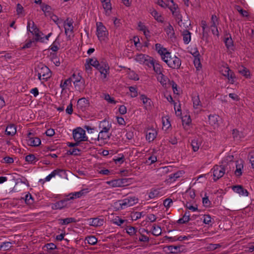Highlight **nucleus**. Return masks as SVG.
<instances>
[{
	"mask_svg": "<svg viewBox=\"0 0 254 254\" xmlns=\"http://www.w3.org/2000/svg\"><path fill=\"white\" fill-rule=\"evenodd\" d=\"M73 137L76 142H78L79 143L81 141H87L88 140L85 130L80 127L73 130Z\"/></svg>",
	"mask_w": 254,
	"mask_h": 254,
	"instance_id": "nucleus-4",
	"label": "nucleus"
},
{
	"mask_svg": "<svg viewBox=\"0 0 254 254\" xmlns=\"http://www.w3.org/2000/svg\"><path fill=\"white\" fill-rule=\"evenodd\" d=\"M127 220L123 219L119 216H116L112 220L113 223L120 226H122L125 223H127Z\"/></svg>",
	"mask_w": 254,
	"mask_h": 254,
	"instance_id": "nucleus-32",
	"label": "nucleus"
},
{
	"mask_svg": "<svg viewBox=\"0 0 254 254\" xmlns=\"http://www.w3.org/2000/svg\"><path fill=\"white\" fill-rule=\"evenodd\" d=\"M25 202L28 204H32L34 202V199L31 194L28 193L25 195Z\"/></svg>",
	"mask_w": 254,
	"mask_h": 254,
	"instance_id": "nucleus-59",
	"label": "nucleus"
},
{
	"mask_svg": "<svg viewBox=\"0 0 254 254\" xmlns=\"http://www.w3.org/2000/svg\"><path fill=\"white\" fill-rule=\"evenodd\" d=\"M158 132L154 128L148 129L146 132V139L149 142H152L156 137Z\"/></svg>",
	"mask_w": 254,
	"mask_h": 254,
	"instance_id": "nucleus-11",
	"label": "nucleus"
},
{
	"mask_svg": "<svg viewBox=\"0 0 254 254\" xmlns=\"http://www.w3.org/2000/svg\"><path fill=\"white\" fill-rule=\"evenodd\" d=\"M97 69L99 70L101 74V77L103 79H105L109 73V66L108 64H105L104 66L100 65Z\"/></svg>",
	"mask_w": 254,
	"mask_h": 254,
	"instance_id": "nucleus-15",
	"label": "nucleus"
},
{
	"mask_svg": "<svg viewBox=\"0 0 254 254\" xmlns=\"http://www.w3.org/2000/svg\"><path fill=\"white\" fill-rule=\"evenodd\" d=\"M203 222L206 224H209L211 222V218L209 215H204L203 217Z\"/></svg>",
	"mask_w": 254,
	"mask_h": 254,
	"instance_id": "nucleus-64",
	"label": "nucleus"
},
{
	"mask_svg": "<svg viewBox=\"0 0 254 254\" xmlns=\"http://www.w3.org/2000/svg\"><path fill=\"white\" fill-rule=\"evenodd\" d=\"M145 62L143 64L147 66L149 68H151L153 65H154V63L156 61L155 59H154L152 57H150L149 56H147V57L145 60Z\"/></svg>",
	"mask_w": 254,
	"mask_h": 254,
	"instance_id": "nucleus-33",
	"label": "nucleus"
},
{
	"mask_svg": "<svg viewBox=\"0 0 254 254\" xmlns=\"http://www.w3.org/2000/svg\"><path fill=\"white\" fill-rule=\"evenodd\" d=\"M153 64L152 67L153 68V70L155 73L158 75L162 73L163 67L162 65L159 64L158 62L156 60Z\"/></svg>",
	"mask_w": 254,
	"mask_h": 254,
	"instance_id": "nucleus-30",
	"label": "nucleus"
},
{
	"mask_svg": "<svg viewBox=\"0 0 254 254\" xmlns=\"http://www.w3.org/2000/svg\"><path fill=\"white\" fill-rule=\"evenodd\" d=\"M183 41L185 44H188L191 40V33L187 30H184L182 32Z\"/></svg>",
	"mask_w": 254,
	"mask_h": 254,
	"instance_id": "nucleus-26",
	"label": "nucleus"
},
{
	"mask_svg": "<svg viewBox=\"0 0 254 254\" xmlns=\"http://www.w3.org/2000/svg\"><path fill=\"white\" fill-rule=\"evenodd\" d=\"M220 72L224 76L226 77L231 84L235 82V76L234 72L231 70L227 64L223 65L220 67Z\"/></svg>",
	"mask_w": 254,
	"mask_h": 254,
	"instance_id": "nucleus-3",
	"label": "nucleus"
},
{
	"mask_svg": "<svg viewBox=\"0 0 254 254\" xmlns=\"http://www.w3.org/2000/svg\"><path fill=\"white\" fill-rule=\"evenodd\" d=\"M183 173L181 171H178L175 173L169 175V179L173 181H175L178 178L182 176Z\"/></svg>",
	"mask_w": 254,
	"mask_h": 254,
	"instance_id": "nucleus-48",
	"label": "nucleus"
},
{
	"mask_svg": "<svg viewBox=\"0 0 254 254\" xmlns=\"http://www.w3.org/2000/svg\"><path fill=\"white\" fill-rule=\"evenodd\" d=\"M35 72L37 73L38 79L40 80H47L51 76L50 69L42 64L37 66L35 68Z\"/></svg>",
	"mask_w": 254,
	"mask_h": 254,
	"instance_id": "nucleus-2",
	"label": "nucleus"
},
{
	"mask_svg": "<svg viewBox=\"0 0 254 254\" xmlns=\"http://www.w3.org/2000/svg\"><path fill=\"white\" fill-rule=\"evenodd\" d=\"M164 30L169 38L173 39L175 38L174 28L170 23H168V25L165 27Z\"/></svg>",
	"mask_w": 254,
	"mask_h": 254,
	"instance_id": "nucleus-19",
	"label": "nucleus"
},
{
	"mask_svg": "<svg viewBox=\"0 0 254 254\" xmlns=\"http://www.w3.org/2000/svg\"><path fill=\"white\" fill-rule=\"evenodd\" d=\"M169 67L173 69H179L181 65V60L175 55L171 53L167 54L163 60Z\"/></svg>",
	"mask_w": 254,
	"mask_h": 254,
	"instance_id": "nucleus-1",
	"label": "nucleus"
},
{
	"mask_svg": "<svg viewBox=\"0 0 254 254\" xmlns=\"http://www.w3.org/2000/svg\"><path fill=\"white\" fill-rule=\"evenodd\" d=\"M236 169L235 171V174L238 177L241 176L242 174L243 164L242 163H239L238 162H237L236 164Z\"/></svg>",
	"mask_w": 254,
	"mask_h": 254,
	"instance_id": "nucleus-34",
	"label": "nucleus"
},
{
	"mask_svg": "<svg viewBox=\"0 0 254 254\" xmlns=\"http://www.w3.org/2000/svg\"><path fill=\"white\" fill-rule=\"evenodd\" d=\"M192 101L193 102V106L194 109H199L200 108L202 107V104L201 103L198 95L193 96L192 97Z\"/></svg>",
	"mask_w": 254,
	"mask_h": 254,
	"instance_id": "nucleus-22",
	"label": "nucleus"
},
{
	"mask_svg": "<svg viewBox=\"0 0 254 254\" xmlns=\"http://www.w3.org/2000/svg\"><path fill=\"white\" fill-rule=\"evenodd\" d=\"M72 81V79L71 77H69L65 79L64 81L62 80L60 84V87L62 88V90L66 89L69 86H71Z\"/></svg>",
	"mask_w": 254,
	"mask_h": 254,
	"instance_id": "nucleus-25",
	"label": "nucleus"
},
{
	"mask_svg": "<svg viewBox=\"0 0 254 254\" xmlns=\"http://www.w3.org/2000/svg\"><path fill=\"white\" fill-rule=\"evenodd\" d=\"M151 14L157 21L161 23L163 22V17L156 10H153Z\"/></svg>",
	"mask_w": 254,
	"mask_h": 254,
	"instance_id": "nucleus-37",
	"label": "nucleus"
},
{
	"mask_svg": "<svg viewBox=\"0 0 254 254\" xmlns=\"http://www.w3.org/2000/svg\"><path fill=\"white\" fill-rule=\"evenodd\" d=\"M190 220V214L189 211L185 212L182 218H180L178 220V223L179 224H185L188 222Z\"/></svg>",
	"mask_w": 254,
	"mask_h": 254,
	"instance_id": "nucleus-29",
	"label": "nucleus"
},
{
	"mask_svg": "<svg viewBox=\"0 0 254 254\" xmlns=\"http://www.w3.org/2000/svg\"><path fill=\"white\" fill-rule=\"evenodd\" d=\"M129 90L130 92V96L131 97H136L137 95V88L134 86H130L129 87Z\"/></svg>",
	"mask_w": 254,
	"mask_h": 254,
	"instance_id": "nucleus-60",
	"label": "nucleus"
},
{
	"mask_svg": "<svg viewBox=\"0 0 254 254\" xmlns=\"http://www.w3.org/2000/svg\"><path fill=\"white\" fill-rule=\"evenodd\" d=\"M60 224L61 225H67L72 222H75V218L72 217H68L65 219H60Z\"/></svg>",
	"mask_w": 254,
	"mask_h": 254,
	"instance_id": "nucleus-38",
	"label": "nucleus"
},
{
	"mask_svg": "<svg viewBox=\"0 0 254 254\" xmlns=\"http://www.w3.org/2000/svg\"><path fill=\"white\" fill-rule=\"evenodd\" d=\"M224 42L227 48H230L233 46V41L230 35H229V37L225 38Z\"/></svg>",
	"mask_w": 254,
	"mask_h": 254,
	"instance_id": "nucleus-52",
	"label": "nucleus"
},
{
	"mask_svg": "<svg viewBox=\"0 0 254 254\" xmlns=\"http://www.w3.org/2000/svg\"><path fill=\"white\" fill-rule=\"evenodd\" d=\"M147 55H146L142 54H138L136 56L135 60L137 62H138L140 64H143L144 63L145 61V60L147 57Z\"/></svg>",
	"mask_w": 254,
	"mask_h": 254,
	"instance_id": "nucleus-40",
	"label": "nucleus"
},
{
	"mask_svg": "<svg viewBox=\"0 0 254 254\" xmlns=\"http://www.w3.org/2000/svg\"><path fill=\"white\" fill-rule=\"evenodd\" d=\"M232 190L239 193L240 195L247 196L249 195V192L248 190L244 188L241 185H236L232 187Z\"/></svg>",
	"mask_w": 254,
	"mask_h": 254,
	"instance_id": "nucleus-12",
	"label": "nucleus"
},
{
	"mask_svg": "<svg viewBox=\"0 0 254 254\" xmlns=\"http://www.w3.org/2000/svg\"><path fill=\"white\" fill-rule=\"evenodd\" d=\"M239 72L241 74H242L243 75L245 76L246 78H248L250 76V71L248 69H247V68H246V67H245L244 66H242V67L239 68Z\"/></svg>",
	"mask_w": 254,
	"mask_h": 254,
	"instance_id": "nucleus-43",
	"label": "nucleus"
},
{
	"mask_svg": "<svg viewBox=\"0 0 254 254\" xmlns=\"http://www.w3.org/2000/svg\"><path fill=\"white\" fill-rule=\"evenodd\" d=\"M157 79L163 87H166L167 83L169 81V78L166 76L164 75L163 73L158 74Z\"/></svg>",
	"mask_w": 254,
	"mask_h": 254,
	"instance_id": "nucleus-23",
	"label": "nucleus"
},
{
	"mask_svg": "<svg viewBox=\"0 0 254 254\" xmlns=\"http://www.w3.org/2000/svg\"><path fill=\"white\" fill-rule=\"evenodd\" d=\"M128 201L127 197L124 199L119 200L118 203L121 209H123L129 207Z\"/></svg>",
	"mask_w": 254,
	"mask_h": 254,
	"instance_id": "nucleus-47",
	"label": "nucleus"
},
{
	"mask_svg": "<svg viewBox=\"0 0 254 254\" xmlns=\"http://www.w3.org/2000/svg\"><path fill=\"white\" fill-rule=\"evenodd\" d=\"M37 160L35 155L32 154H29L25 157V161L31 164L35 163Z\"/></svg>",
	"mask_w": 254,
	"mask_h": 254,
	"instance_id": "nucleus-44",
	"label": "nucleus"
},
{
	"mask_svg": "<svg viewBox=\"0 0 254 254\" xmlns=\"http://www.w3.org/2000/svg\"><path fill=\"white\" fill-rule=\"evenodd\" d=\"M88 62L91 66H94L96 69L101 65L99 61L96 58H89L86 59Z\"/></svg>",
	"mask_w": 254,
	"mask_h": 254,
	"instance_id": "nucleus-35",
	"label": "nucleus"
},
{
	"mask_svg": "<svg viewBox=\"0 0 254 254\" xmlns=\"http://www.w3.org/2000/svg\"><path fill=\"white\" fill-rule=\"evenodd\" d=\"M104 99L110 104H116L117 102V101L114 100V98L111 97L108 94H105Z\"/></svg>",
	"mask_w": 254,
	"mask_h": 254,
	"instance_id": "nucleus-57",
	"label": "nucleus"
},
{
	"mask_svg": "<svg viewBox=\"0 0 254 254\" xmlns=\"http://www.w3.org/2000/svg\"><path fill=\"white\" fill-rule=\"evenodd\" d=\"M97 30L96 35L100 41H103L107 37L108 35V31L105 26L101 22L96 23Z\"/></svg>",
	"mask_w": 254,
	"mask_h": 254,
	"instance_id": "nucleus-5",
	"label": "nucleus"
},
{
	"mask_svg": "<svg viewBox=\"0 0 254 254\" xmlns=\"http://www.w3.org/2000/svg\"><path fill=\"white\" fill-rule=\"evenodd\" d=\"M138 27L139 30L143 32L144 34H145V32L149 33L146 27L141 22L138 23Z\"/></svg>",
	"mask_w": 254,
	"mask_h": 254,
	"instance_id": "nucleus-62",
	"label": "nucleus"
},
{
	"mask_svg": "<svg viewBox=\"0 0 254 254\" xmlns=\"http://www.w3.org/2000/svg\"><path fill=\"white\" fill-rule=\"evenodd\" d=\"M87 191L85 190H82L79 191L75 192L74 193H70L69 196V198H67V200L73 199L74 198H79L82 196Z\"/></svg>",
	"mask_w": 254,
	"mask_h": 254,
	"instance_id": "nucleus-27",
	"label": "nucleus"
},
{
	"mask_svg": "<svg viewBox=\"0 0 254 254\" xmlns=\"http://www.w3.org/2000/svg\"><path fill=\"white\" fill-rule=\"evenodd\" d=\"M130 179L121 178L107 182V184L113 188L124 187L128 185Z\"/></svg>",
	"mask_w": 254,
	"mask_h": 254,
	"instance_id": "nucleus-7",
	"label": "nucleus"
},
{
	"mask_svg": "<svg viewBox=\"0 0 254 254\" xmlns=\"http://www.w3.org/2000/svg\"><path fill=\"white\" fill-rule=\"evenodd\" d=\"M103 7L107 15H109L111 13L112 6L110 1H102Z\"/></svg>",
	"mask_w": 254,
	"mask_h": 254,
	"instance_id": "nucleus-28",
	"label": "nucleus"
},
{
	"mask_svg": "<svg viewBox=\"0 0 254 254\" xmlns=\"http://www.w3.org/2000/svg\"><path fill=\"white\" fill-rule=\"evenodd\" d=\"M213 173V180L216 181L217 180L222 177L225 173L226 168L223 165H215L211 169Z\"/></svg>",
	"mask_w": 254,
	"mask_h": 254,
	"instance_id": "nucleus-8",
	"label": "nucleus"
},
{
	"mask_svg": "<svg viewBox=\"0 0 254 254\" xmlns=\"http://www.w3.org/2000/svg\"><path fill=\"white\" fill-rule=\"evenodd\" d=\"M67 200H68L67 198L66 199H64L56 202L52 205V208L53 209H63L66 206Z\"/></svg>",
	"mask_w": 254,
	"mask_h": 254,
	"instance_id": "nucleus-20",
	"label": "nucleus"
},
{
	"mask_svg": "<svg viewBox=\"0 0 254 254\" xmlns=\"http://www.w3.org/2000/svg\"><path fill=\"white\" fill-rule=\"evenodd\" d=\"M85 240L87 243L91 245H95L97 242V238L94 236H88L86 238Z\"/></svg>",
	"mask_w": 254,
	"mask_h": 254,
	"instance_id": "nucleus-46",
	"label": "nucleus"
},
{
	"mask_svg": "<svg viewBox=\"0 0 254 254\" xmlns=\"http://www.w3.org/2000/svg\"><path fill=\"white\" fill-rule=\"evenodd\" d=\"M167 248L168 250L172 254H177L180 252V247L178 246H169Z\"/></svg>",
	"mask_w": 254,
	"mask_h": 254,
	"instance_id": "nucleus-45",
	"label": "nucleus"
},
{
	"mask_svg": "<svg viewBox=\"0 0 254 254\" xmlns=\"http://www.w3.org/2000/svg\"><path fill=\"white\" fill-rule=\"evenodd\" d=\"M219 117L216 115H210L208 117L209 124L214 127L218 126Z\"/></svg>",
	"mask_w": 254,
	"mask_h": 254,
	"instance_id": "nucleus-18",
	"label": "nucleus"
},
{
	"mask_svg": "<svg viewBox=\"0 0 254 254\" xmlns=\"http://www.w3.org/2000/svg\"><path fill=\"white\" fill-rule=\"evenodd\" d=\"M16 132V128L13 124L7 126L5 129V134L8 135L13 136Z\"/></svg>",
	"mask_w": 254,
	"mask_h": 254,
	"instance_id": "nucleus-24",
	"label": "nucleus"
},
{
	"mask_svg": "<svg viewBox=\"0 0 254 254\" xmlns=\"http://www.w3.org/2000/svg\"><path fill=\"white\" fill-rule=\"evenodd\" d=\"M81 150L78 148L70 149L67 151V154L69 155H78L80 154Z\"/></svg>",
	"mask_w": 254,
	"mask_h": 254,
	"instance_id": "nucleus-54",
	"label": "nucleus"
},
{
	"mask_svg": "<svg viewBox=\"0 0 254 254\" xmlns=\"http://www.w3.org/2000/svg\"><path fill=\"white\" fill-rule=\"evenodd\" d=\"M128 77L129 79L134 80H139L138 75L137 74H136L133 71H131L128 73Z\"/></svg>",
	"mask_w": 254,
	"mask_h": 254,
	"instance_id": "nucleus-61",
	"label": "nucleus"
},
{
	"mask_svg": "<svg viewBox=\"0 0 254 254\" xmlns=\"http://www.w3.org/2000/svg\"><path fill=\"white\" fill-rule=\"evenodd\" d=\"M190 237V236H180L178 237H170L169 238L170 239H172V241H182L183 240H188L189 238Z\"/></svg>",
	"mask_w": 254,
	"mask_h": 254,
	"instance_id": "nucleus-56",
	"label": "nucleus"
},
{
	"mask_svg": "<svg viewBox=\"0 0 254 254\" xmlns=\"http://www.w3.org/2000/svg\"><path fill=\"white\" fill-rule=\"evenodd\" d=\"M111 134L109 132L104 131L103 130H100L98 136V140H102L103 142L106 141L110 138Z\"/></svg>",
	"mask_w": 254,
	"mask_h": 254,
	"instance_id": "nucleus-21",
	"label": "nucleus"
},
{
	"mask_svg": "<svg viewBox=\"0 0 254 254\" xmlns=\"http://www.w3.org/2000/svg\"><path fill=\"white\" fill-rule=\"evenodd\" d=\"M136 232V229L134 227L129 226L127 228V233L130 236H133Z\"/></svg>",
	"mask_w": 254,
	"mask_h": 254,
	"instance_id": "nucleus-58",
	"label": "nucleus"
},
{
	"mask_svg": "<svg viewBox=\"0 0 254 254\" xmlns=\"http://www.w3.org/2000/svg\"><path fill=\"white\" fill-rule=\"evenodd\" d=\"M173 16L174 17L175 19H176V21L178 22V24L182 26V24H184L182 22V16L180 12V10L173 12L172 13Z\"/></svg>",
	"mask_w": 254,
	"mask_h": 254,
	"instance_id": "nucleus-31",
	"label": "nucleus"
},
{
	"mask_svg": "<svg viewBox=\"0 0 254 254\" xmlns=\"http://www.w3.org/2000/svg\"><path fill=\"white\" fill-rule=\"evenodd\" d=\"M127 200H128L129 207L133 205L134 204L138 202V198L135 196H128L127 197Z\"/></svg>",
	"mask_w": 254,
	"mask_h": 254,
	"instance_id": "nucleus-50",
	"label": "nucleus"
},
{
	"mask_svg": "<svg viewBox=\"0 0 254 254\" xmlns=\"http://www.w3.org/2000/svg\"><path fill=\"white\" fill-rule=\"evenodd\" d=\"M11 243L10 242H3L0 246V249L3 251L8 250L11 247Z\"/></svg>",
	"mask_w": 254,
	"mask_h": 254,
	"instance_id": "nucleus-55",
	"label": "nucleus"
},
{
	"mask_svg": "<svg viewBox=\"0 0 254 254\" xmlns=\"http://www.w3.org/2000/svg\"><path fill=\"white\" fill-rule=\"evenodd\" d=\"M73 21L72 19L66 18L64 21V28L65 34L68 40H70L71 37L73 36Z\"/></svg>",
	"mask_w": 254,
	"mask_h": 254,
	"instance_id": "nucleus-6",
	"label": "nucleus"
},
{
	"mask_svg": "<svg viewBox=\"0 0 254 254\" xmlns=\"http://www.w3.org/2000/svg\"><path fill=\"white\" fill-rule=\"evenodd\" d=\"M74 85L76 90L79 91H83L85 87L84 79L80 81L79 83H77V85Z\"/></svg>",
	"mask_w": 254,
	"mask_h": 254,
	"instance_id": "nucleus-49",
	"label": "nucleus"
},
{
	"mask_svg": "<svg viewBox=\"0 0 254 254\" xmlns=\"http://www.w3.org/2000/svg\"><path fill=\"white\" fill-rule=\"evenodd\" d=\"M71 77L72 78L74 85H77V83H79L80 81L84 80L79 74H76L73 73Z\"/></svg>",
	"mask_w": 254,
	"mask_h": 254,
	"instance_id": "nucleus-41",
	"label": "nucleus"
},
{
	"mask_svg": "<svg viewBox=\"0 0 254 254\" xmlns=\"http://www.w3.org/2000/svg\"><path fill=\"white\" fill-rule=\"evenodd\" d=\"M155 48L158 54L161 56L162 60H164L165 57L167 56V54L170 53L166 48L161 47L160 44H156L155 45Z\"/></svg>",
	"mask_w": 254,
	"mask_h": 254,
	"instance_id": "nucleus-17",
	"label": "nucleus"
},
{
	"mask_svg": "<svg viewBox=\"0 0 254 254\" xmlns=\"http://www.w3.org/2000/svg\"><path fill=\"white\" fill-rule=\"evenodd\" d=\"M140 100L142 101L144 105L146 106L150 105L151 100L145 95L142 94L140 96Z\"/></svg>",
	"mask_w": 254,
	"mask_h": 254,
	"instance_id": "nucleus-53",
	"label": "nucleus"
},
{
	"mask_svg": "<svg viewBox=\"0 0 254 254\" xmlns=\"http://www.w3.org/2000/svg\"><path fill=\"white\" fill-rule=\"evenodd\" d=\"M171 3H168L167 7L169 8V9L170 10V11L172 12V13L173 12H176L179 10V7L178 4L175 3L173 0H171L170 1Z\"/></svg>",
	"mask_w": 254,
	"mask_h": 254,
	"instance_id": "nucleus-36",
	"label": "nucleus"
},
{
	"mask_svg": "<svg viewBox=\"0 0 254 254\" xmlns=\"http://www.w3.org/2000/svg\"><path fill=\"white\" fill-rule=\"evenodd\" d=\"M89 105L88 100L85 98L79 99L77 101V106L78 109L82 111H84Z\"/></svg>",
	"mask_w": 254,
	"mask_h": 254,
	"instance_id": "nucleus-13",
	"label": "nucleus"
},
{
	"mask_svg": "<svg viewBox=\"0 0 254 254\" xmlns=\"http://www.w3.org/2000/svg\"><path fill=\"white\" fill-rule=\"evenodd\" d=\"M211 25L210 26V30L212 33L217 37L219 36V31L217 26L219 24V19L215 15H212L211 17Z\"/></svg>",
	"mask_w": 254,
	"mask_h": 254,
	"instance_id": "nucleus-9",
	"label": "nucleus"
},
{
	"mask_svg": "<svg viewBox=\"0 0 254 254\" xmlns=\"http://www.w3.org/2000/svg\"><path fill=\"white\" fill-rule=\"evenodd\" d=\"M112 127L111 124L106 120H104L100 122L99 125V128L100 130H103L104 131L109 132Z\"/></svg>",
	"mask_w": 254,
	"mask_h": 254,
	"instance_id": "nucleus-14",
	"label": "nucleus"
},
{
	"mask_svg": "<svg viewBox=\"0 0 254 254\" xmlns=\"http://www.w3.org/2000/svg\"><path fill=\"white\" fill-rule=\"evenodd\" d=\"M202 203L204 206L206 207L209 206L211 204V202L209 200L206 194H205V196L202 198Z\"/></svg>",
	"mask_w": 254,
	"mask_h": 254,
	"instance_id": "nucleus-63",
	"label": "nucleus"
},
{
	"mask_svg": "<svg viewBox=\"0 0 254 254\" xmlns=\"http://www.w3.org/2000/svg\"><path fill=\"white\" fill-rule=\"evenodd\" d=\"M104 223V220L103 218L98 217L91 218L90 219L89 224L94 227H100L103 225Z\"/></svg>",
	"mask_w": 254,
	"mask_h": 254,
	"instance_id": "nucleus-16",
	"label": "nucleus"
},
{
	"mask_svg": "<svg viewBox=\"0 0 254 254\" xmlns=\"http://www.w3.org/2000/svg\"><path fill=\"white\" fill-rule=\"evenodd\" d=\"M30 25L31 21L29 20L27 22V30L28 31H29L30 33H31L32 35H34L35 34H37V33L40 32L39 28L37 27H35L33 30H31L30 29Z\"/></svg>",
	"mask_w": 254,
	"mask_h": 254,
	"instance_id": "nucleus-51",
	"label": "nucleus"
},
{
	"mask_svg": "<svg viewBox=\"0 0 254 254\" xmlns=\"http://www.w3.org/2000/svg\"><path fill=\"white\" fill-rule=\"evenodd\" d=\"M200 145V143L198 141V139L194 138L193 140H192L191 142V145L192 146L193 151H197L199 148Z\"/></svg>",
	"mask_w": 254,
	"mask_h": 254,
	"instance_id": "nucleus-39",
	"label": "nucleus"
},
{
	"mask_svg": "<svg viewBox=\"0 0 254 254\" xmlns=\"http://www.w3.org/2000/svg\"><path fill=\"white\" fill-rule=\"evenodd\" d=\"M162 230L159 226L154 225L152 226V234L155 236H158L161 234Z\"/></svg>",
	"mask_w": 254,
	"mask_h": 254,
	"instance_id": "nucleus-42",
	"label": "nucleus"
},
{
	"mask_svg": "<svg viewBox=\"0 0 254 254\" xmlns=\"http://www.w3.org/2000/svg\"><path fill=\"white\" fill-rule=\"evenodd\" d=\"M32 133L29 132L27 137V144L32 146H37L41 144V140L39 138L37 137H31Z\"/></svg>",
	"mask_w": 254,
	"mask_h": 254,
	"instance_id": "nucleus-10",
	"label": "nucleus"
}]
</instances>
